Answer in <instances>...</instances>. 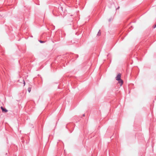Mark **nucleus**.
Returning a JSON list of instances; mask_svg holds the SVG:
<instances>
[{"mask_svg": "<svg viewBox=\"0 0 156 156\" xmlns=\"http://www.w3.org/2000/svg\"><path fill=\"white\" fill-rule=\"evenodd\" d=\"M31 89V87H29L27 89V90L30 93V92Z\"/></svg>", "mask_w": 156, "mask_h": 156, "instance_id": "5", "label": "nucleus"}, {"mask_svg": "<svg viewBox=\"0 0 156 156\" xmlns=\"http://www.w3.org/2000/svg\"><path fill=\"white\" fill-rule=\"evenodd\" d=\"M39 41L41 43H43L44 42V41H41V40H39Z\"/></svg>", "mask_w": 156, "mask_h": 156, "instance_id": "7", "label": "nucleus"}, {"mask_svg": "<svg viewBox=\"0 0 156 156\" xmlns=\"http://www.w3.org/2000/svg\"><path fill=\"white\" fill-rule=\"evenodd\" d=\"M118 81L119 83L120 84V85L121 86L122 85L123 83V81L122 80L120 79Z\"/></svg>", "mask_w": 156, "mask_h": 156, "instance_id": "3", "label": "nucleus"}, {"mask_svg": "<svg viewBox=\"0 0 156 156\" xmlns=\"http://www.w3.org/2000/svg\"><path fill=\"white\" fill-rule=\"evenodd\" d=\"M83 116H85V115H84V114H83Z\"/></svg>", "mask_w": 156, "mask_h": 156, "instance_id": "10", "label": "nucleus"}, {"mask_svg": "<svg viewBox=\"0 0 156 156\" xmlns=\"http://www.w3.org/2000/svg\"><path fill=\"white\" fill-rule=\"evenodd\" d=\"M113 17H111L110 19L108 20V21L109 22L111 21V20H113Z\"/></svg>", "mask_w": 156, "mask_h": 156, "instance_id": "6", "label": "nucleus"}, {"mask_svg": "<svg viewBox=\"0 0 156 156\" xmlns=\"http://www.w3.org/2000/svg\"><path fill=\"white\" fill-rule=\"evenodd\" d=\"M101 33L100 31V30H99L97 34V35L98 36H100L101 35Z\"/></svg>", "mask_w": 156, "mask_h": 156, "instance_id": "4", "label": "nucleus"}, {"mask_svg": "<svg viewBox=\"0 0 156 156\" xmlns=\"http://www.w3.org/2000/svg\"><path fill=\"white\" fill-rule=\"evenodd\" d=\"M121 75L120 74H119L116 77V79L117 80H119L121 79Z\"/></svg>", "mask_w": 156, "mask_h": 156, "instance_id": "2", "label": "nucleus"}, {"mask_svg": "<svg viewBox=\"0 0 156 156\" xmlns=\"http://www.w3.org/2000/svg\"><path fill=\"white\" fill-rule=\"evenodd\" d=\"M1 108L2 110V111L3 112L6 113L8 112V110H7L5 108H3L1 106Z\"/></svg>", "mask_w": 156, "mask_h": 156, "instance_id": "1", "label": "nucleus"}, {"mask_svg": "<svg viewBox=\"0 0 156 156\" xmlns=\"http://www.w3.org/2000/svg\"><path fill=\"white\" fill-rule=\"evenodd\" d=\"M156 27V24L155 25L154 27V28H155Z\"/></svg>", "mask_w": 156, "mask_h": 156, "instance_id": "9", "label": "nucleus"}, {"mask_svg": "<svg viewBox=\"0 0 156 156\" xmlns=\"http://www.w3.org/2000/svg\"><path fill=\"white\" fill-rule=\"evenodd\" d=\"M23 83H24V86L25 84V81H24L23 80Z\"/></svg>", "mask_w": 156, "mask_h": 156, "instance_id": "8", "label": "nucleus"}]
</instances>
